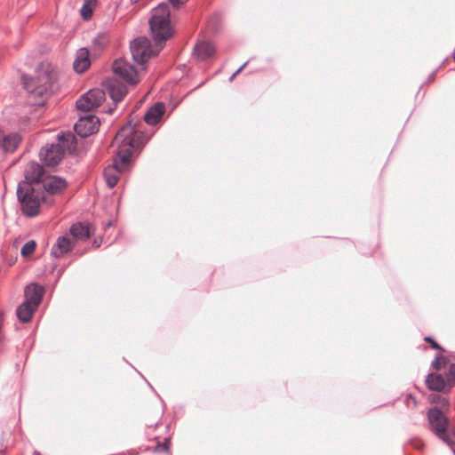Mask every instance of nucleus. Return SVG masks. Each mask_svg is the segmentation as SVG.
Segmentation results:
<instances>
[{
  "label": "nucleus",
  "instance_id": "nucleus-1",
  "mask_svg": "<svg viewBox=\"0 0 455 455\" xmlns=\"http://www.w3.org/2000/svg\"><path fill=\"white\" fill-rule=\"evenodd\" d=\"M57 78L58 73L50 63L42 62L34 76L23 75L21 81L28 93L38 99L36 104H40L57 89Z\"/></svg>",
  "mask_w": 455,
  "mask_h": 455
},
{
  "label": "nucleus",
  "instance_id": "nucleus-2",
  "mask_svg": "<svg viewBox=\"0 0 455 455\" xmlns=\"http://www.w3.org/2000/svg\"><path fill=\"white\" fill-rule=\"evenodd\" d=\"M16 195L22 215L34 218L40 214L42 204L46 199L44 191L40 187L19 182Z\"/></svg>",
  "mask_w": 455,
  "mask_h": 455
},
{
  "label": "nucleus",
  "instance_id": "nucleus-3",
  "mask_svg": "<svg viewBox=\"0 0 455 455\" xmlns=\"http://www.w3.org/2000/svg\"><path fill=\"white\" fill-rule=\"evenodd\" d=\"M57 143L46 144L39 152V158L47 166H55L62 160L66 150L76 148V140L71 132L57 135Z\"/></svg>",
  "mask_w": 455,
  "mask_h": 455
},
{
  "label": "nucleus",
  "instance_id": "nucleus-4",
  "mask_svg": "<svg viewBox=\"0 0 455 455\" xmlns=\"http://www.w3.org/2000/svg\"><path fill=\"white\" fill-rule=\"evenodd\" d=\"M151 36L158 47L157 52L163 47V44L169 39L172 35L170 24V12L166 5H161L154 10V13L149 20Z\"/></svg>",
  "mask_w": 455,
  "mask_h": 455
},
{
  "label": "nucleus",
  "instance_id": "nucleus-5",
  "mask_svg": "<svg viewBox=\"0 0 455 455\" xmlns=\"http://www.w3.org/2000/svg\"><path fill=\"white\" fill-rule=\"evenodd\" d=\"M427 419L435 435L448 445H452L455 441V434L449 429L447 417L437 407L427 411Z\"/></svg>",
  "mask_w": 455,
  "mask_h": 455
},
{
  "label": "nucleus",
  "instance_id": "nucleus-6",
  "mask_svg": "<svg viewBox=\"0 0 455 455\" xmlns=\"http://www.w3.org/2000/svg\"><path fill=\"white\" fill-rule=\"evenodd\" d=\"M149 139L148 135L136 131L131 124H127L116 132L113 144H123L132 149H138L143 147Z\"/></svg>",
  "mask_w": 455,
  "mask_h": 455
},
{
  "label": "nucleus",
  "instance_id": "nucleus-7",
  "mask_svg": "<svg viewBox=\"0 0 455 455\" xmlns=\"http://www.w3.org/2000/svg\"><path fill=\"white\" fill-rule=\"evenodd\" d=\"M130 50L132 60L143 65L153 54L151 43L147 37H138L131 42Z\"/></svg>",
  "mask_w": 455,
  "mask_h": 455
},
{
  "label": "nucleus",
  "instance_id": "nucleus-8",
  "mask_svg": "<svg viewBox=\"0 0 455 455\" xmlns=\"http://www.w3.org/2000/svg\"><path fill=\"white\" fill-rule=\"evenodd\" d=\"M105 98L106 94L103 89H92L80 97L76 101V108L79 110L89 112L98 108L105 100Z\"/></svg>",
  "mask_w": 455,
  "mask_h": 455
},
{
  "label": "nucleus",
  "instance_id": "nucleus-9",
  "mask_svg": "<svg viewBox=\"0 0 455 455\" xmlns=\"http://www.w3.org/2000/svg\"><path fill=\"white\" fill-rule=\"evenodd\" d=\"M100 120L93 115H85L80 116L74 125V130L77 135L86 138L99 131Z\"/></svg>",
  "mask_w": 455,
  "mask_h": 455
},
{
  "label": "nucleus",
  "instance_id": "nucleus-10",
  "mask_svg": "<svg viewBox=\"0 0 455 455\" xmlns=\"http://www.w3.org/2000/svg\"><path fill=\"white\" fill-rule=\"evenodd\" d=\"M102 87L105 94H108L116 104L123 100L127 94L126 85L116 77H108L102 82Z\"/></svg>",
  "mask_w": 455,
  "mask_h": 455
},
{
  "label": "nucleus",
  "instance_id": "nucleus-11",
  "mask_svg": "<svg viewBox=\"0 0 455 455\" xmlns=\"http://www.w3.org/2000/svg\"><path fill=\"white\" fill-rule=\"evenodd\" d=\"M113 72L130 84H136L139 82L137 70L123 59L115 60L113 63Z\"/></svg>",
  "mask_w": 455,
  "mask_h": 455
},
{
  "label": "nucleus",
  "instance_id": "nucleus-12",
  "mask_svg": "<svg viewBox=\"0 0 455 455\" xmlns=\"http://www.w3.org/2000/svg\"><path fill=\"white\" fill-rule=\"evenodd\" d=\"M45 172L43 165L36 161H31L24 168V180L20 182H27L30 186L39 187L44 181Z\"/></svg>",
  "mask_w": 455,
  "mask_h": 455
},
{
  "label": "nucleus",
  "instance_id": "nucleus-13",
  "mask_svg": "<svg viewBox=\"0 0 455 455\" xmlns=\"http://www.w3.org/2000/svg\"><path fill=\"white\" fill-rule=\"evenodd\" d=\"M44 294V288L36 283L28 284L24 290L25 301L29 302L32 307L40 305Z\"/></svg>",
  "mask_w": 455,
  "mask_h": 455
},
{
  "label": "nucleus",
  "instance_id": "nucleus-14",
  "mask_svg": "<svg viewBox=\"0 0 455 455\" xmlns=\"http://www.w3.org/2000/svg\"><path fill=\"white\" fill-rule=\"evenodd\" d=\"M119 148L116 158L114 160L113 167L118 172H123L130 164V157L132 149L130 147H124L123 144H115Z\"/></svg>",
  "mask_w": 455,
  "mask_h": 455
},
{
  "label": "nucleus",
  "instance_id": "nucleus-15",
  "mask_svg": "<svg viewBox=\"0 0 455 455\" xmlns=\"http://www.w3.org/2000/svg\"><path fill=\"white\" fill-rule=\"evenodd\" d=\"M21 137L15 132L5 134L0 130V148L5 153H12L20 145Z\"/></svg>",
  "mask_w": 455,
  "mask_h": 455
},
{
  "label": "nucleus",
  "instance_id": "nucleus-16",
  "mask_svg": "<svg viewBox=\"0 0 455 455\" xmlns=\"http://www.w3.org/2000/svg\"><path fill=\"white\" fill-rule=\"evenodd\" d=\"M165 112V105L163 102L155 103L146 112L144 120L149 125H155L158 124Z\"/></svg>",
  "mask_w": 455,
  "mask_h": 455
},
{
  "label": "nucleus",
  "instance_id": "nucleus-17",
  "mask_svg": "<svg viewBox=\"0 0 455 455\" xmlns=\"http://www.w3.org/2000/svg\"><path fill=\"white\" fill-rule=\"evenodd\" d=\"M73 246L72 241L68 236H60L51 250V255L56 259L60 258L68 253Z\"/></svg>",
  "mask_w": 455,
  "mask_h": 455
},
{
  "label": "nucleus",
  "instance_id": "nucleus-18",
  "mask_svg": "<svg viewBox=\"0 0 455 455\" xmlns=\"http://www.w3.org/2000/svg\"><path fill=\"white\" fill-rule=\"evenodd\" d=\"M216 48L208 41L197 43L194 47V55L200 60H205L214 55Z\"/></svg>",
  "mask_w": 455,
  "mask_h": 455
},
{
  "label": "nucleus",
  "instance_id": "nucleus-19",
  "mask_svg": "<svg viewBox=\"0 0 455 455\" xmlns=\"http://www.w3.org/2000/svg\"><path fill=\"white\" fill-rule=\"evenodd\" d=\"M67 187V181L60 177L53 176L49 180H44L42 190L51 195L60 193Z\"/></svg>",
  "mask_w": 455,
  "mask_h": 455
},
{
  "label": "nucleus",
  "instance_id": "nucleus-20",
  "mask_svg": "<svg viewBox=\"0 0 455 455\" xmlns=\"http://www.w3.org/2000/svg\"><path fill=\"white\" fill-rule=\"evenodd\" d=\"M91 61L89 60V52L85 48H81L76 52V60H74L73 67L76 72L84 73L90 67Z\"/></svg>",
  "mask_w": 455,
  "mask_h": 455
},
{
  "label": "nucleus",
  "instance_id": "nucleus-21",
  "mask_svg": "<svg viewBox=\"0 0 455 455\" xmlns=\"http://www.w3.org/2000/svg\"><path fill=\"white\" fill-rule=\"evenodd\" d=\"M427 387L435 391H443L448 387V383L443 374L428 373L426 379Z\"/></svg>",
  "mask_w": 455,
  "mask_h": 455
},
{
  "label": "nucleus",
  "instance_id": "nucleus-22",
  "mask_svg": "<svg viewBox=\"0 0 455 455\" xmlns=\"http://www.w3.org/2000/svg\"><path fill=\"white\" fill-rule=\"evenodd\" d=\"M37 309V307H32L29 302L23 301L16 310V315L19 320L22 323H28L30 321L34 312Z\"/></svg>",
  "mask_w": 455,
  "mask_h": 455
},
{
  "label": "nucleus",
  "instance_id": "nucleus-23",
  "mask_svg": "<svg viewBox=\"0 0 455 455\" xmlns=\"http://www.w3.org/2000/svg\"><path fill=\"white\" fill-rule=\"evenodd\" d=\"M69 233L77 240H85L90 236L89 227L81 222L73 224L69 228Z\"/></svg>",
  "mask_w": 455,
  "mask_h": 455
},
{
  "label": "nucleus",
  "instance_id": "nucleus-24",
  "mask_svg": "<svg viewBox=\"0 0 455 455\" xmlns=\"http://www.w3.org/2000/svg\"><path fill=\"white\" fill-rule=\"evenodd\" d=\"M116 172H118L113 166H109L104 171V178L109 188H114L118 182V176Z\"/></svg>",
  "mask_w": 455,
  "mask_h": 455
},
{
  "label": "nucleus",
  "instance_id": "nucleus-25",
  "mask_svg": "<svg viewBox=\"0 0 455 455\" xmlns=\"http://www.w3.org/2000/svg\"><path fill=\"white\" fill-rule=\"evenodd\" d=\"M444 378L448 383V389H451L455 385V363H451L449 366V370L445 373Z\"/></svg>",
  "mask_w": 455,
  "mask_h": 455
},
{
  "label": "nucleus",
  "instance_id": "nucleus-26",
  "mask_svg": "<svg viewBox=\"0 0 455 455\" xmlns=\"http://www.w3.org/2000/svg\"><path fill=\"white\" fill-rule=\"evenodd\" d=\"M36 242L33 241V240H30L28 242H27L21 248V255L23 257H27V256H29L30 254H32L36 249Z\"/></svg>",
  "mask_w": 455,
  "mask_h": 455
},
{
  "label": "nucleus",
  "instance_id": "nucleus-27",
  "mask_svg": "<svg viewBox=\"0 0 455 455\" xmlns=\"http://www.w3.org/2000/svg\"><path fill=\"white\" fill-rule=\"evenodd\" d=\"M424 340L430 343L431 347L435 350L443 351V348L430 336L425 337Z\"/></svg>",
  "mask_w": 455,
  "mask_h": 455
},
{
  "label": "nucleus",
  "instance_id": "nucleus-28",
  "mask_svg": "<svg viewBox=\"0 0 455 455\" xmlns=\"http://www.w3.org/2000/svg\"><path fill=\"white\" fill-rule=\"evenodd\" d=\"M432 402L440 403L444 407H449V402L444 397L440 396L439 395H433L431 396Z\"/></svg>",
  "mask_w": 455,
  "mask_h": 455
},
{
  "label": "nucleus",
  "instance_id": "nucleus-29",
  "mask_svg": "<svg viewBox=\"0 0 455 455\" xmlns=\"http://www.w3.org/2000/svg\"><path fill=\"white\" fill-rule=\"evenodd\" d=\"M89 0H86V2L84 3V4L83 5V8L81 10V14L85 20L89 19L92 16V10L87 9V2Z\"/></svg>",
  "mask_w": 455,
  "mask_h": 455
},
{
  "label": "nucleus",
  "instance_id": "nucleus-30",
  "mask_svg": "<svg viewBox=\"0 0 455 455\" xmlns=\"http://www.w3.org/2000/svg\"><path fill=\"white\" fill-rule=\"evenodd\" d=\"M169 443H170V439L166 438L162 444H158L156 447V451L164 450L165 451H169Z\"/></svg>",
  "mask_w": 455,
  "mask_h": 455
},
{
  "label": "nucleus",
  "instance_id": "nucleus-31",
  "mask_svg": "<svg viewBox=\"0 0 455 455\" xmlns=\"http://www.w3.org/2000/svg\"><path fill=\"white\" fill-rule=\"evenodd\" d=\"M188 0H169L170 4L174 7V8H179L180 5L184 4L185 3H187Z\"/></svg>",
  "mask_w": 455,
  "mask_h": 455
},
{
  "label": "nucleus",
  "instance_id": "nucleus-32",
  "mask_svg": "<svg viewBox=\"0 0 455 455\" xmlns=\"http://www.w3.org/2000/svg\"><path fill=\"white\" fill-rule=\"evenodd\" d=\"M442 356L441 355H436L435 357V359L433 360V362L431 363V366L436 370H439L440 369V360H441Z\"/></svg>",
  "mask_w": 455,
  "mask_h": 455
},
{
  "label": "nucleus",
  "instance_id": "nucleus-33",
  "mask_svg": "<svg viewBox=\"0 0 455 455\" xmlns=\"http://www.w3.org/2000/svg\"><path fill=\"white\" fill-rule=\"evenodd\" d=\"M248 64V61L244 62L230 77L229 81H232Z\"/></svg>",
  "mask_w": 455,
  "mask_h": 455
},
{
  "label": "nucleus",
  "instance_id": "nucleus-34",
  "mask_svg": "<svg viewBox=\"0 0 455 455\" xmlns=\"http://www.w3.org/2000/svg\"><path fill=\"white\" fill-rule=\"evenodd\" d=\"M100 245V243H98L96 240L93 242V246L96 247V248H99Z\"/></svg>",
  "mask_w": 455,
  "mask_h": 455
},
{
  "label": "nucleus",
  "instance_id": "nucleus-35",
  "mask_svg": "<svg viewBox=\"0 0 455 455\" xmlns=\"http://www.w3.org/2000/svg\"><path fill=\"white\" fill-rule=\"evenodd\" d=\"M2 325H3V320H2V318L0 317V329L2 328Z\"/></svg>",
  "mask_w": 455,
  "mask_h": 455
},
{
  "label": "nucleus",
  "instance_id": "nucleus-36",
  "mask_svg": "<svg viewBox=\"0 0 455 455\" xmlns=\"http://www.w3.org/2000/svg\"><path fill=\"white\" fill-rule=\"evenodd\" d=\"M34 455H41V453H40V452H38V451H35V452H34Z\"/></svg>",
  "mask_w": 455,
  "mask_h": 455
},
{
  "label": "nucleus",
  "instance_id": "nucleus-37",
  "mask_svg": "<svg viewBox=\"0 0 455 455\" xmlns=\"http://www.w3.org/2000/svg\"><path fill=\"white\" fill-rule=\"evenodd\" d=\"M112 111H113V108H109L108 112L111 113Z\"/></svg>",
  "mask_w": 455,
  "mask_h": 455
},
{
  "label": "nucleus",
  "instance_id": "nucleus-38",
  "mask_svg": "<svg viewBox=\"0 0 455 455\" xmlns=\"http://www.w3.org/2000/svg\"><path fill=\"white\" fill-rule=\"evenodd\" d=\"M76 254L82 256L83 252H76Z\"/></svg>",
  "mask_w": 455,
  "mask_h": 455
},
{
  "label": "nucleus",
  "instance_id": "nucleus-39",
  "mask_svg": "<svg viewBox=\"0 0 455 455\" xmlns=\"http://www.w3.org/2000/svg\"><path fill=\"white\" fill-rule=\"evenodd\" d=\"M132 1L134 2V3H137L139 0H132Z\"/></svg>",
  "mask_w": 455,
  "mask_h": 455
},
{
  "label": "nucleus",
  "instance_id": "nucleus-40",
  "mask_svg": "<svg viewBox=\"0 0 455 455\" xmlns=\"http://www.w3.org/2000/svg\"><path fill=\"white\" fill-rule=\"evenodd\" d=\"M453 453H454V455H455V450H453Z\"/></svg>",
  "mask_w": 455,
  "mask_h": 455
}]
</instances>
